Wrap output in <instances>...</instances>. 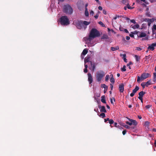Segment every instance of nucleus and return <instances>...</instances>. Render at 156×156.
Here are the masks:
<instances>
[{"instance_id":"37998d69","label":"nucleus","mask_w":156,"mask_h":156,"mask_svg":"<svg viewBox=\"0 0 156 156\" xmlns=\"http://www.w3.org/2000/svg\"><path fill=\"white\" fill-rule=\"evenodd\" d=\"M152 20H150L149 21L148 23V25L149 26H150V24H151L152 22Z\"/></svg>"},{"instance_id":"ea45409f","label":"nucleus","mask_w":156,"mask_h":156,"mask_svg":"<svg viewBox=\"0 0 156 156\" xmlns=\"http://www.w3.org/2000/svg\"><path fill=\"white\" fill-rule=\"evenodd\" d=\"M126 124H127L130 126L132 125V122H129L128 121H127V122H126Z\"/></svg>"},{"instance_id":"69168bd1","label":"nucleus","mask_w":156,"mask_h":156,"mask_svg":"<svg viewBox=\"0 0 156 156\" xmlns=\"http://www.w3.org/2000/svg\"><path fill=\"white\" fill-rule=\"evenodd\" d=\"M110 101H111V103L112 104H114V103H113V100H112V98H110Z\"/></svg>"},{"instance_id":"c85d7f7f","label":"nucleus","mask_w":156,"mask_h":156,"mask_svg":"<svg viewBox=\"0 0 156 156\" xmlns=\"http://www.w3.org/2000/svg\"><path fill=\"white\" fill-rule=\"evenodd\" d=\"M127 129H130V128H131V129H134V127H130L129 126L127 125H125V126H124Z\"/></svg>"},{"instance_id":"39448f33","label":"nucleus","mask_w":156,"mask_h":156,"mask_svg":"<svg viewBox=\"0 0 156 156\" xmlns=\"http://www.w3.org/2000/svg\"><path fill=\"white\" fill-rule=\"evenodd\" d=\"M105 75V74L103 71L100 70L98 72L96 75V78L97 81L98 82L101 81Z\"/></svg>"},{"instance_id":"052dcab7","label":"nucleus","mask_w":156,"mask_h":156,"mask_svg":"<svg viewBox=\"0 0 156 156\" xmlns=\"http://www.w3.org/2000/svg\"><path fill=\"white\" fill-rule=\"evenodd\" d=\"M154 47H156V43H153L151 44Z\"/></svg>"},{"instance_id":"49530a36","label":"nucleus","mask_w":156,"mask_h":156,"mask_svg":"<svg viewBox=\"0 0 156 156\" xmlns=\"http://www.w3.org/2000/svg\"><path fill=\"white\" fill-rule=\"evenodd\" d=\"M84 72L85 73H87L88 72L87 68H85L83 70Z\"/></svg>"},{"instance_id":"a18cd8bd","label":"nucleus","mask_w":156,"mask_h":156,"mask_svg":"<svg viewBox=\"0 0 156 156\" xmlns=\"http://www.w3.org/2000/svg\"><path fill=\"white\" fill-rule=\"evenodd\" d=\"M110 87L111 89V90H112V89H113V86L112 84L111 83H110Z\"/></svg>"},{"instance_id":"ddd939ff","label":"nucleus","mask_w":156,"mask_h":156,"mask_svg":"<svg viewBox=\"0 0 156 156\" xmlns=\"http://www.w3.org/2000/svg\"><path fill=\"white\" fill-rule=\"evenodd\" d=\"M146 94L145 92H144L143 91H141L139 93V97H138V98H143V96Z\"/></svg>"},{"instance_id":"13d9d810","label":"nucleus","mask_w":156,"mask_h":156,"mask_svg":"<svg viewBox=\"0 0 156 156\" xmlns=\"http://www.w3.org/2000/svg\"><path fill=\"white\" fill-rule=\"evenodd\" d=\"M98 9L100 10H102L103 9L102 7L101 6H99L98 7Z\"/></svg>"},{"instance_id":"7ed1b4c3","label":"nucleus","mask_w":156,"mask_h":156,"mask_svg":"<svg viewBox=\"0 0 156 156\" xmlns=\"http://www.w3.org/2000/svg\"><path fill=\"white\" fill-rule=\"evenodd\" d=\"M59 21L62 25L66 26L69 24V20L66 16H62L60 18Z\"/></svg>"},{"instance_id":"8fccbe9b","label":"nucleus","mask_w":156,"mask_h":156,"mask_svg":"<svg viewBox=\"0 0 156 156\" xmlns=\"http://www.w3.org/2000/svg\"><path fill=\"white\" fill-rule=\"evenodd\" d=\"M126 129L123 131L122 132V134L123 135H125L126 134Z\"/></svg>"},{"instance_id":"6e6d98bb","label":"nucleus","mask_w":156,"mask_h":156,"mask_svg":"<svg viewBox=\"0 0 156 156\" xmlns=\"http://www.w3.org/2000/svg\"><path fill=\"white\" fill-rule=\"evenodd\" d=\"M94 111L97 112H99L98 111V108H94Z\"/></svg>"},{"instance_id":"e2e57ef3","label":"nucleus","mask_w":156,"mask_h":156,"mask_svg":"<svg viewBox=\"0 0 156 156\" xmlns=\"http://www.w3.org/2000/svg\"><path fill=\"white\" fill-rule=\"evenodd\" d=\"M124 31L125 32H126V33H129V31L127 30V29H124Z\"/></svg>"},{"instance_id":"774afa93","label":"nucleus","mask_w":156,"mask_h":156,"mask_svg":"<svg viewBox=\"0 0 156 156\" xmlns=\"http://www.w3.org/2000/svg\"><path fill=\"white\" fill-rule=\"evenodd\" d=\"M90 14L92 15H93L94 14V12L93 11H91L90 12Z\"/></svg>"},{"instance_id":"603ef678","label":"nucleus","mask_w":156,"mask_h":156,"mask_svg":"<svg viewBox=\"0 0 156 156\" xmlns=\"http://www.w3.org/2000/svg\"><path fill=\"white\" fill-rule=\"evenodd\" d=\"M109 118H107V119H104V121H105V122H106L107 121H109Z\"/></svg>"},{"instance_id":"f257e3e1","label":"nucleus","mask_w":156,"mask_h":156,"mask_svg":"<svg viewBox=\"0 0 156 156\" xmlns=\"http://www.w3.org/2000/svg\"><path fill=\"white\" fill-rule=\"evenodd\" d=\"M100 35L99 32L96 29L92 28L89 33L87 40L90 41L94 38L98 37Z\"/></svg>"},{"instance_id":"9b49d317","label":"nucleus","mask_w":156,"mask_h":156,"mask_svg":"<svg viewBox=\"0 0 156 156\" xmlns=\"http://www.w3.org/2000/svg\"><path fill=\"white\" fill-rule=\"evenodd\" d=\"M90 62L92 67H89V68L91 70L93 71H94L95 69V63L92 64V62L91 61H90Z\"/></svg>"},{"instance_id":"864d4df0","label":"nucleus","mask_w":156,"mask_h":156,"mask_svg":"<svg viewBox=\"0 0 156 156\" xmlns=\"http://www.w3.org/2000/svg\"><path fill=\"white\" fill-rule=\"evenodd\" d=\"M151 107V106L150 105H148L145 106V107L147 109Z\"/></svg>"},{"instance_id":"f704fd0d","label":"nucleus","mask_w":156,"mask_h":156,"mask_svg":"<svg viewBox=\"0 0 156 156\" xmlns=\"http://www.w3.org/2000/svg\"><path fill=\"white\" fill-rule=\"evenodd\" d=\"M114 122V121L113 119H110L109 121V123L110 124H112Z\"/></svg>"},{"instance_id":"c03bdc74","label":"nucleus","mask_w":156,"mask_h":156,"mask_svg":"<svg viewBox=\"0 0 156 156\" xmlns=\"http://www.w3.org/2000/svg\"><path fill=\"white\" fill-rule=\"evenodd\" d=\"M136 50L138 51H140L142 50V49L139 47H137L136 48Z\"/></svg>"},{"instance_id":"e433bc0d","label":"nucleus","mask_w":156,"mask_h":156,"mask_svg":"<svg viewBox=\"0 0 156 156\" xmlns=\"http://www.w3.org/2000/svg\"><path fill=\"white\" fill-rule=\"evenodd\" d=\"M109 78V76L108 75H107L105 77V80L106 81H107L108 80Z\"/></svg>"},{"instance_id":"dca6fc26","label":"nucleus","mask_w":156,"mask_h":156,"mask_svg":"<svg viewBox=\"0 0 156 156\" xmlns=\"http://www.w3.org/2000/svg\"><path fill=\"white\" fill-rule=\"evenodd\" d=\"M129 121L131 122H132V125L133 124L134 126H136L137 124V122L135 120H133V119H130L129 120Z\"/></svg>"},{"instance_id":"9d476101","label":"nucleus","mask_w":156,"mask_h":156,"mask_svg":"<svg viewBox=\"0 0 156 156\" xmlns=\"http://www.w3.org/2000/svg\"><path fill=\"white\" fill-rule=\"evenodd\" d=\"M88 81L90 84H91L93 82V78L90 73H89L88 74Z\"/></svg>"},{"instance_id":"20e7f679","label":"nucleus","mask_w":156,"mask_h":156,"mask_svg":"<svg viewBox=\"0 0 156 156\" xmlns=\"http://www.w3.org/2000/svg\"><path fill=\"white\" fill-rule=\"evenodd\" d=\"M63 12L66 14H71L73 13V10L70 5H64Z\"/></svg>"},{"instance_id":"a878e982","label":"nucleus","mask_w":156,"mask_h":156,"mask_svg":"<svg viewBox=\"0 0 156 156\" xmlns=\"http://www.w3.org/2000/svg\"><path fill=\"white\" fill-rule=\"evenodd\" d=\"M136 60V62H139L140 61V57L139 56H138L136 55H135L134 56Z\"/></svg>"},{"instance_id":"412c9836","label":"nucleus","mask_w":156,"mask_h":156,"mask_svg":"<svg viewBox=\"0 0 156 156\" xmlns=\"http://www.w3.org/2000/svg\"><path fill=\"white\" fill-rule=\"evenodd\" d=\"M87 52H88L87 49L86 48H85L83 50V51L82 53V54L83 55H85L87 53Z\"/></svg>"},{"instance_id":"58836bf2","label":"nucleus","mask_w":156,"mask_h":156,"mask_svg":"<svg viewBox=\"0 0 156 156\" xmlns=\"http://www.w3.org/2000/svg\"><path fill=\"white\" fill-rule=\"evenodd\" d=\"M153 29H154V30H156V25L154 24V25H153V26L152 32H153V34L154 33H153Z\"/></svg>"},{"instance_id":"338daca9","label":"nucleus","mask_w":156,"mask_h":156,"mask_svg":"<svg viewBox=\"0 0 156 156\" xmlns=\"http://www.w3.org/2000/svg\"><path fill=\"white\" fill-rule=\"evenodd\" d=\"M126 39L127 40H129V39H130V38L129 37L127 36H126Z\"/></svg>"},{"instance_id":"4d7b16f0","label":"nucleus","mask_w":156,"mask_h":156,"mask_svg":"<svg viewBox=\"0 0 156 156\" xmlns=\"http://www.w3.org/2000/svg\"><path fill=\"white\" fill-rule=\"evenodd\" d=\"M98 16H99L98 14H96L95 15L94 17L95 18H96V19H97L98 18Z\"/></svg>"},{"instance_id":"393cba45","label":"nucleus","mask_w":156,"mask_h":156,"mask_svg":"<svg viewBox=\"0 0 156 156\" xmlns=\"http://www.w3.org/2000/svg\"><path fill=\"white\" fill-rule=\"evenodd\" d=\"M126 5V6L127 7V8L128 9H133L134 8V7H131L130 6L129 4V2L128 3H127Z\"/></svg>"},{"instance_id":"0e129e2a","label":"nucleus","mask_w":156,"mask_h":156,"mask_svg":"<svg viewBox=\"0 0 156 156\" xmlns=\"http://www.w3.org/2000/svg\"><path fill=\"white\" fill-rule=\"evenodd\" d=\"M133 64L132 62H129V63L127 64V66H129L130 65H131V64Z\"/></svg>"},{"instance_id":"de8ad7c7","label":"nucleus","mask_w":156,"mask_h":156,"mask_svg":"<svg viewBox=\"0 0 156 156\" xmlns=\"http://www.w3.org/2000/svg\"><path fill=\"white\" fill-rule=\"evenodd\" d=\"M119 29L121 31H124V29H125L123 27H120L119 28Z\"/></svg>"},{"instance_id":"79ce46f5","label":"nucleus","mask_w":156,"mask_h":156,"mask_svg":"<svg viewBox=\"0 0 156 156\" xmlns=\"http://www.w3.org/2000/svg\"><path fill=\"white\" fill-rule=\"evenodd\" d=\"M138 32V31H137L136 30H135L134 32H132L131 33L133 34H137Z\"/></svg>"},{"instance_id":"a19ab883","label":"nucleus","mask_w":156,"mask_h":156,"mask_svg":"<svg viewBox=\"0 0 156 156\" xmlns=\"http://www.w3.org/2000/svg\"><path fill=\"white\" fill-rule=\"evenodd\" d=\"M130 22L134 24H136V23L135 20L134 19L130 20Z\"/></svg>"},{"instance_id":"09e8293b","label":"nucleus","mask_w":156,"mask_h":156,"mask_svg":"<svg viewBox=\"0 0 156 156\" xmlns=\"http://www.w3.org/2000/svg\"><path fill=\"white\" fill-rule=\"evenodd\" d=\"M150 20H152V19H149V18H148V19H145V21H147V22H148Z\"/></svg>"},{"instance_id":"6ab92c4d","label":"nucleus","mask_w":156,"mask_h":156,"mask_svg":"<svg viewBox=\"0 0 156 156\" xmlns=\"http://www.w3.org/2000/svg\"><path fill=\"white\" fill-rule=\"evenodd\" d=\"M105 95L102 96L101 97V101L103 103H106V101H105Z\"/></svg>"},{"instance_id":"cd10ccee","label":"nucleus","mask_w":156,"mask_h":156,"mask_svg":"<svg viewBox=\"0 0 156 156\" xmlns=\"http://www.w3.org/2000/svg\"><path fill=\"white\" fill-rule=\"evenodd\" d=\"M122 2L123 4L126 5L129 2V1L128 0H122Z\"/></svg>"},{"instance_id":"f8f14e48","label":"nucleus","mask_w":156,"mask_h":156,"mask_svg":"<svg viewBox=\"0 0 156 156\" xmlns=\"http://www.w3.org/2000/svg\"><path fill=\"white\" fill-rule=\"evenodd\" d=\"M120 55L121 56H122V58L123 59L124 61V62H127V59L126 58V55L125 54H120Z\"/></svg>"},{"instance_id":"c756f323","label":"nucleus","mask_w":156,"mask_h":156,"mask_svg":"<svg viewBox=\"0 0 156 156\" xmlns=\"http://www.w3.org/2000/svg\"><path fill=\"white\" fill-rule=\"evenodd\" d=\"M126 66L125 65H124L123 66V67L121 68V70L122 72H124L126 70Z\"/></svg>"},{"instance_id":"a211bd4d","label":"nucleus","mask_w":156,"mask_h":156,"mask_svg":"<svg viewBox=\"0 0 156 156\" xmlns=\"http://www.w3.org/2000/svg\"><path fill=\"white\" fill-rule=\"evenodd\" d=\"M140 33V34L139 35V37H145L146 35V34L144 33L141 32Z\"/></svg>"},{"instance_id":"6e6552de","label":"nucleus","mask_w":156,"mask_h":156,"mask_svg":"<svg viewBox=\"0 0 156 156\" xmlns=\"http://www.w3.org/2000/svg\"><path fill=\"white\" fill-rule=\"evenodd\" d=\"M139 87L137 86H136L135 88L133 90L132 92L130 94V96L131 97H133L135 94L139 90Z\"/></svg>"},{"instance_id":"f03ea898","label":"nucleus","mask_w":156,"mask_h":156,"mask_svg":"<svg viewBox=\"0 0 156 156\" xmlns=\"http://www.w3.org/2000/svg\"><path fill=\"white\" fill-rule=\"evenodd\" d=\"M75 23L78 29H84V30H85L87 28V26L90 24V22L86 21L77 20L75 22Z\"/></svg>"},{"instance_id":"680f3d73","label":"nucleus","mask_w":156,"mask_h":156,"mask_svg":"<svg viewBox=\"0 0 156 156\" xmlns=\"http://www.w3.org/2000/svg\"><path fill=\"white\" fill-rule=\"evenodd\" d=\"M103 13L104 14H106V11L105 10V9H103Z\"/></svg>"},{"instance_id":"7c9ffc66","label":"nucleus","mask_w":156,"mask_h":156,"mask_svg":"<svg viewBox=\"0 0 156 156\" xmlns=\"http://www.w3.org/2000/svg\"><path fill=\"white\" fill-rule=\"evenodd\" d=\"M85 15L86 16H88L89 15V13L87 10V8H85Z\"/></svg>"},{"instance_id":"bf43d9fd","label":"nucleus","mask_w":156,"mask_h":156,"mask_svg":"<svg viewBox=\"0 0 156 156\" xmlns=\"http://www.w3.org/2000/svg\"><path fill=\"white\" fill-rule=\"evenodd\" d=\"M149 124V122H148V121H146L145 122V125H148Z\"/></svg>"},{"instance_id":"4468645a","label":"nucleus","mask_w":156,"mask_h":156,"mask_svg":"<svg viewBox=\"0 0 156 156\" xmlns=\"http://www.w3.org/2000/svg\"><path fill=\"white\" fill-rule=\"evenodd\" d=\"M133 29H136L139 28L140 27V26L138 24H136L134 25H131L130 26Z\"/></svg>"},{"instance_id":"c9c22d12","label":"nucleus","mask_w":156,"mask_h":156,"mask_svg":"<svg viewBox=\"0 0 156 156\" xmlns=\"http://www.w3.org/2000/svg\"><path fill=\"white\" fill-rule=\"evenodd\" d=\"M141 85L143 88H145V86H146V84H145V82H143L141 84Z\"/></svg>"},{"instance_id":"f3484780","label":"nucleus","mask_w":156,"mask_h":156,"mask_svg":"<svg viewBox=\"0 0 156 156\" xmlns=\"http://www.w3.org/2000/svg\"><path fill=\"white\" fill-rule=\"evenodd\" d=\"M151 79L147 82H145V84H146V87H148L149 85H150L151 84Z\"/></svg>"},{"instance_id":"4be33fe9","label":"nucleus","mask_w":156,"mask_h":156,"mask_svg":"<svg viewBox=\"0 0 156 156\" xmlns=\"http://www.w3.org/2000/svg\"><path fill=\"white\" fill-rule=\"evenodd\" d=\"M111 76H112L111 78L110 79V81L112 83H115V79L113 77V75H111Z\"/></svg>"},{"instance_id":"bb28decb","label":"nucleus","mask_w":156,"mask_h":156,"mask_svg":"<svg viewBox=\"0 0 156 156\" xmlns=\"http://www.w3.org/2000/svg\"><path fill=\"white\" fill-rule=\"evenodd\" d=\"M148 49L152 51H153L154 50V48L151 44L148 46Z\"/></svg>"},{"instance_id":"2eb2a0df","label":"nucleus","mask_w":156,"mask_h":156,"mask_svg":"<svg viewBox=\"0 0 156 156\" xmlns=\"http://www.w3.org/2000/svg\"><path fill=\"white\" fill-rule=\"evenodd\" d=\"M90 56H87L84 59V63L86 64L87 62H90Z\"/></svg>"},{"instance_id":"5701e85b","label":"nucleus","mask_w":156,"mask_h":156,"mask_svg":"<svg viewBox=\"0 0 156 156\" xmlns=\"http://www.w3.org/2000/svg\"><path fill=\"white\" fill-rule=\"evenodd\" d=\"M109 38L108 36L106 34H104L101 37V39H108Z\"/></svg>"},{"instance_id":"aec40b11","label":"nucleus","mask_w":156,"mask_h":156,"mask_svg":"<svg viewBox=\"0 0 156 156\" xmlns=\"http://www.w3.org/2000/svg\"><path fill=\"white\" fill-rule=\"evenodd\" d=\"M119 48V47L118 46H116L115 47H111V49L112 51H115L116 50H118Z\"/></svg>"},{"instance_id":"473e14b6","label":"nucleus","mask_w":156,"mask_h":156,"mask_svg":"<svg viewBox=\"0 0 156 156\" xmlns=\"http://www.w3.org/2000/svg\"><path fill=\"white\" fill-rule=\"evenodd\" d=\"M101 87H103L105 89H107L108 88V86L105 84H102Z\"/></svg>"},{"instance_id":"3c124183","label":"nucleus","mask_w":156,"mask_h":156,"mask_svg":"<svg viewBox=\"0 0 156 156\" xmlns=\"http://www.w3.org/2000/svg\"><path fill=\"white\" fill-rule=\"evenodd\" d=\"M117 122H115L114 123V126H115V127H117L119 128V127H120L119 126H118H118H117Z\"/></svg>"},{"instance_id":"b1692460","label":"nucleus","mask_w":156,"mask_h":156,"mask_svg":"<svg viewBox=\"0 0 156 156\" xmlns=\"http://www.w3.org/2000/svg\"><path fill=\"white\" fill-rule=\"evenodd\" d=\"M153 80L154 83H156V73H153Z\"/></svg>"},{"instance_id":"72a5a7b5","label":"nucleus","mask_w":156,"mask_h":156,"mask_svg":"<svg viewBox=\"0 0 156 156\" xmlns=\"http://www.w3.org/2000/svg\"><path fill=\"white\" fill-rule=\"evenodd\" d=\"M141 80V76L140 77L138 76L137 77V81L138 83L140 82V80Z\"/></svg>"},{"instance_id":"4c0bfd02","label":"nucleus","mask_w":156,"mask_h":156,"mask_svg":"<svg viewBox=\"0 0 156 156\" xmlns=\"http://www.w3.org/2000/svg\"><path fill=\"white\" fill-rule=\"evenodd\" d=\"M99 23L101 25L102 27H104L105 26V25L103 24V23L101 21H100L99 22Z\"/></svg>"},{"instance_id":"423d86ee","label":"nucleus","mask_w":156,"mask_h":156,"mask_svg":"<svg viewBox=\"0 0 156 156\" xmlns=\"http://www.w3.org/2000/svg\"><path fill=\"white\" fill-rule=\"evenodd\" d=\"M141 76L142 80H143L147 78L150 77H151V75L150 73H143Z\"/></svg>"},{"instance_id":"0eeeda50","label":"nucleus","mask_w":156,"mask_h":156,"mask_svg":"<svg viewBox=\"0 0 156 156\" xmlns=\"http://www.w3.org/2000/svg\"><path fill=\"white\" fill-rule=\"evenodd\" d=\"M98 108L100 109L101 112L106 113L107 111L105 109V106H101V105H98Z\"/></svg>"},{"instance_id":"5fc2aeb1","label":"nucleus","mask_w":156,"mask_h":156,"mask_svg":"<svg viewBox=\"0 0 156 156\" xmlns=\"http://www.w3.org/2000/svg\"><path fill=\"white\" fill-rule=\"evenodd\" d=\"M133 34H132L131 33L129 35L131 37H134V36Z\"/></svg>"},{"instance_id":"1a4fd4ad","label":"nucleus","mask_w":156,"mask_h":156,"mask_svg":"<svg viewBox=\"0 0 156 156\" xmlns=\"http://www.w3.org/2000/svg\"><path fill=\"white\" fill-rule=\"evenodd\" d=\"M124 84L123 83H121L119 85V89L120 93H123L124 91Z\"/></svg>"},{"instance_id":"2f4dec72","label":"nucleus","mask_w":156,"mask_h":156,"mask_svg":"<svg viewBox=\"0 0 156 156\" xmlns=\"http://www.w3.org/2000/svg\"><path fill=\"white\" fill-rule=\"evenodd\" d=\"M100 116L102 118H104L105 117V113L102 112L100 114Z\"/></svg>"}]
</instances>
